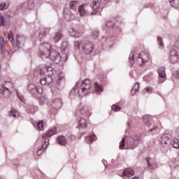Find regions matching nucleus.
I'll return each instance as SVG.
<instances>
[{
  "label": "nucleus",
  "instance_id": "f257e3e1",
  "mask_svg": "<svg viewBox=\"0 0 179 179\" xmlns=\"http://www.w3.org/2000/svg\"><path fill=\"white\" fill-rule=\"evenodd\" d=\"M51 45L48 43H42L38 56L41 59H48L55 64H59L61 62V56L59 53L54 50H51Z\"/></svg>",
  "mask_w": 179,
  "mask_h": 179
},
{
  "label": "nucleus",
  "instance_id": "f03ea898",
  "mask_svg": "<svg viewBox=\"0 0 179 179\" xmlns=\"http://www.w3.org/2000/svg\"><path fill=\"white\" fill-rule=\"evenodd\" d=\"M34 75L36 78H38V75L45 77L41 78L40 83L43 86L45 85H50L52 83V75H54V69L51 67V62L48 64H46L44 69H36L34 72Z\"/></svg>",
  "mask_w": 179,
  "mask_h": 179
},
{
  "label": "nucleus",
  "instance_id": "7ed1b4c3",
  "mask_svg": "<svg viewBox=\"0 0 179 179\" xmlns=\"http://www.w3.org/2000/svg\"><path fill=\"white\" fill-rule=\"evenodd\" d=\"M90 93V80L85 79L82 83H77L76 87L70 92V96L76 95L80 97H85Z\"/></svg>",
  "mask_w": 179,
  "mask_h": 179
},
{
  "label": "nucleus",
  "instance_id": "20e7f679",
  "mask_svg": "<svg viewBox=\"0 0 179 179\" xmlns=\"http://www.w3.org/2000/svg\"><path fill=\"white\" fill-rule=\"evenodd\" d=\"M141 141V135H134L132 137L124 136L120 142V149H124L125 144L127 149H135L138 144L135 142Z\"/></svg>",
  "mask_w": 179,
  "mask_h": 179
},
{
  "label": "nucleus",
  "instance_id": "39448f33",
  "mask_svg": "<svg viewBox=\"0 0 179 179\" xmlns=\"http://www.w3.org/2000/svg\"><path fill=\"white\" fill-rule=\"evenodd\" d=\"M135 57H136V62L139 65V66H142V65H145L146 62L149 61V55L143 52L139 53L137 56L136 55L134 54V52L130 53L129 57V62L131 65L135 64Z\"/></svg>",
  "mask_w": 179,
  "mask_h": 179
},
{
  "label": "nucleus",
  "instance_id": "423d86ee",
  "mask_svg": "<svg viewBox=\"0 0 179 179\" xmlns=\"http://www.w3.org/2000/svg\"><path fill=\"white\" fill-rule=\"evenodd\" d=\"M57 134V128H52L50 129L48 133H46L45 134H44L42 138L44 140V143L42 145V149L43 150H45V149H47V146H48L49 145V138H51L52 136V135H56Z\"/></svg>",
  "mask_w": 179,
  "mask_h": 179
},
{
  "label": "nucleus",
  "instance_id": "0eeeda50",
  "mask_svg": "<svg viewBox=\"0 0 179 179\" xmlns=\"http://www.w3.org/2000/svg\"><path fill=\"white\" fill-rule=\"evenodd\" d=\"M179 59V48L173 46L170 51L169 61L171 64H176Z\"/></svg>",
  "mask_w": 179,
  "mask_h": 179
},
{
  "label": "nucleus",
  "instance_id": "6e6552de",
  "mask_svg": "<svg viewBox=\"0 0 179 179\" xmlns=\"http://www.w3.org/2000/svg\"><path fill=\"white\" fill-rule=\"evenodd\" d=\"M27 90L34 97H37V94H42L43 87H37L34 84H29L27 87Z\"/></svg>",
  "mask_w": 179,
  "mask_h": 179
},
{
  "label": "nucleus",
  "instance_id": "1a4fd4ad",
  "mask_svg": "<svg viewBox=\"0 0 179 179\" xmlns=\"http://www.w3.org/2000/svg\"><path fill=\"white\" fill-rule=\"evenodd\" d=\"M87 117L81 115L78 118L79 125L77 126V128H86L87 127Z\"/></svg>",
  "mask_w": 179,
  "mask_h": 179
},
{
  "label": "nucleus",
  "instance_id": "9d476101",
  "mask_svg": "<svg viewBox=\"0 0 179 179\" xmlns=\"http://www.w3.org/2000/svg\"><path fill=\"white\" fill-rule=\"evenodd\" d=\"M161 145H170L171 142V136L169 134H163L160 138Z\"/></svg>",
  "mask_w": 179,
  "mask_h": 179
},
{
  "label": "nucleus",
  "instance_id": "9b49d317",
  "mask_svg": "<svg viewBox=\"0 0 179 179\" xmlns=\"http://www.w3.org/2000/svg\"><path fill=\"white\" fill-rule=\"evenodd\" d=\"M134 176H135V171L132 168L126 169L122 172V178L124 179L131 178V177H134Z\"/></svg>",
  "mask_w": 179,
  "mask_h": 179
},
{
  "label": "nucleus",
  "instance_id": "f8f14e48",
  "mask_svg": "<svg viewBox=\"0 0 179 179\" xmlns=\"http://www.w3.org/2000/svg\"><path fill=\"white\" fill-rule=\"evenodd\" d=\"M26 43V37L23 35H17L16 45L18 48H20L24 45Z\"/></svg>",
  "mask_w": 179,
  "mask_h": 179
},
{
  "label": "nucleus",
  "instance_id": "ddd939ff",
  "mask_svg": "<svg viewBox=\"0 0 179 179\" xmlns=\"http://www.w3.org/2000/svg\"><path fill=\"white\" fill-rule=\"evenodd\" d=\"M61 51L65 55V58H68V54H69V44L68 41H63L61 46Z\"/></svg>",
  "mask_w": 179,
  "mask_h": 179
},
{
  "label": "nucleus",
  "instance_id": "4468645a",
  "mask_svg": "<svg viewBox=\"0 0 179 179\" xmlns=\"http://www.w3.org/2000/svg\"><path fill=\"white\" fill-rule=\"evenodd\" d=\"M51 106L55 110H59L62 107V99L60 98H57L52 100Z\"/></svg>",
  "mask_w": 179,
  "mask_h": 179
},
{
  "label": "nucleus",
  "instance_id": "2eb2a0df",
  "mask_svg": "<svg viewBox=\"0 0 179 179\" xmlns=\"http://www.w3.org/2000/svg\"><path fill=\"white\" fill-rule=\"evenodd\" d=\"M3 86L4 87V91L6 92V93H7V94H10L15 85L10 81H6Z\"/></svg>",
  "mask_w": 179,
  "mask_h": 179
},
{
  "label": "nucleus",
  "instance_id": "dca6fc26",
  "mask_svg": "<svg viewBox=\"0 0 179 179\" xmlns=\"http://www.w3.org/2000/svg\"><path fill=\"white\" fill-rule=\"evenodd\" d=\"M92 8L93 12L92 13V15H96L99 13V10H100V3L99 2V0H92Z\"/></svg>",
  "mask_w": 179,
  "mask_h": 179
},
{
  "label": "nucleus",
  "instance_id": "f3484780",
  "mask_svg": "<svg viewBox=\"0 0 179 179\" xmlns=\"http://www.w3.org/2000/svg\"><path fill=\"white\" fill-rule=\"evenodd\" d=\"M143 121L144 127L149 128V127H151L153 123V118L152 116L145 115L143 118Z\"/></svg>",
  "mask_w": 179,
  "mask_h": 179
},
{
  "label": "nucleus",
  "instance_id": "a211bd4d",
  "mask_svg": "<svg viewBox=\"0 0 179 179\" xmlns=\"http://www.w3.org/2000/svg\"><path fill=\"white\" fill-rule=\"evenodd\" d=\"M64 13L65 19H66L69 22L75 19V15H73L69 8H64Z\"/></svg>",
  "mask_w": 179,
  "mask_h": 179
},
{
  "label": "nucleus",
  "instance_id": "6ab92c4d",
  "mask_svg": "<svg viewBox=\"0 0 179 179\" xmlns=\"http://www.w3.org/2000/svg\"><path fill=\"white\" fill-rule=\"evenodd\" d=\"M80 113L82 114L83 116L87 117V118H89V117H90V111L89 110V106L86 105L82 107V108L80 110Z\"/></svg>",
  "mask_w": 179,
  "mask_h": 179
},
{
  "label": "nucleus",
  "instance_id": "aec40b11",
  "mask_svg": "<svg viewBox=\"0 0 179 179\" xmlns=\"http://www.w3.org/2000/svg\"><path fill=\"white\" fill-rule=\"evenodd\" d=\"M78 12L80 16H87V15H89V13L87 12L86 4L81 5L78 8Z\"/></svg>",
  "mask_w": 179,
  "mask_h": 179
},
{
  "label": "nucleus",
  "instance_id": "412c9836",
  "mask_svg": "<svg viewBox=\"0 0 179 179\" xmlns=\"http://www.w3.org/2000/svg\"><path fill=\"white\" fill-rule=\"evenodd\" d=\"M37 110V106H36L34 104L29 103L27 106V111L29 114H34Z\"/></svg>",
  "mask_w": 179,
  "mask_h": 179
},
{
  "label": "nucleus",
  "instance_id": "4be33fe9",
  "mask_svg": "<svg viewBox=\"0 0 179 179\" xmlns=\"http://www.w3.org/2000/svg\"><path fill=\"white\" fill-rule=\"evenodd\" d=\"M69 34L70 36H71V37H75L76 38H78L81 36L80 32L77 31L73 28H71L69 29Z\"/></svg>",
  "mask_w": 179,
  "mask_h": 179
},
{
  "label": "nucleus",
  "instance_id": "5701e85b",
  "mask_svg": "<svg viewBox=\"0 0 179 179\" xmlns=\"http://www.w3.org/2000/svg\"><path fill=\"white\" fill-rule=\"evenodd\" d=\"M64 34H62V31H57L55 32V36H53V40L55 43H58V41H60L61 38H62Z\"/></svg>",
  "mask_w": 179,
  "mask_h": 179
},
{
  "label": "nucleus",
  "instance_id": "b1692460",
  "mask_svg": "<svg viewBox=\"0 0 179 179\" xmlns=\"http://www.w3.org/2000/svg\"><path fill=\"white\" fill-rule=\"evenodd\" d=\"M57 142L59 145L65 146V145H66V138L64 136H59L57 138Z\"/></svg>",
  "mask_w": 179,
  "mask_h": 179
},
{
  "label": "nucleus",
  "instance_id": "393cba45",
  "mask_svg": "<svg viewBox=\"0 0 179 179\" xmlns=\"http://www.w3.org/2000/svg\"><path fill=\"white\" fill-rule=\"evenodd\" d=\"M83 48L85 54L89 55L90 54V42L83 43Z\"/></svg>",
  "mask_w": 179,
  "mask_h": 179
},
{
  "label": "nucleus",
  "instance_id": "a878e982",
  "mask_svg": "<svg viewBox=\"0 0 179 179\" xmlns=\"http://www.w3.org/2000/svg\"><path fill=\"white\" fill-rule=\"evenodd\" d=\"M50 33V28H43L39 32V38H43V37H45L46 34Z\"/></svg>",
  "mask_w": 179,
  "mask_h": 179
},
{
  "label": "nucleus",
  "instance_id": "bb28decb",
  "mask_svg": "<svg viewBox=\"0 0 179 179\" xmlns=\"http://www.w3.org/2000/svg\"><path fill=\"white\" fill-rule=\"evenodd\" d=\"M33 124L34 127H35V128H38L39 131H43V129H44V122L43 120L33 123Z\"/></svg>",
  "mask_w": 179,
  "mask_h": 179
},
{
  "label": "nucleus",
  "instance_id": "cd10ccee",
  "mask_svg": "<svg viewBox=\"0 0 179 179\" xmlns=\"http://www.w3.org/2000/svg\"><path fill=\"white\" fill-rule=\"evenodd\" d=\"M145 161L148 164V169H150V170H153V169H155V164H153V159H152V158L148 157L146 158Z\"/></svg>",
  "mask_w": 179,
  "mask_h": 179
},
{
  "label": "nucleus",
  "instance_id": "c85d7f7f",
  "mask_svg": "<svg viewBox=\"0 0 179 179\" xmlns=\"http://www.w3.org/2000/svg\"><path fill=\"white\" fill-rule=\"evenodd\" d=\"M158 73L159 75V78L164 79V78H166V69L164 67H159L158 69Z\"/></svg>",
  "mask_w": 179,
  "mask_h": 179
},
{
  "label": "nucleus",
  "instance_id": "c756f323",
  "mask_svg": "<svg viewBox=\"0 0 179 179\" xmlns=\"http://www.w3.org/2000/svg\"><path fill=\"white\" fill-rule=\"evenodd\" d=\"M63 82H65V75H64V73H61L59 76L58 80H56L57 86H59V85H61V83H62Z\"/></svg>",
  "mask_w": 179,
  "mask_h": 179
},
{
  "label": "nucleus",
  "instance_id": "7c9ffc66",
  "mask_svg": "<svg viewBox=\"0 0 179 179\" xmlns=\"http://www.w3.org/2000/svg\"><path fill=\"white\" fill-rule=\"evenodd\" d=\"M9 115L10 117L17 118L19 117V112H17V110H16L14 108H11L10 110L9 111Z\"/></svg>",
  "mask_w": 179,
  "mask_h": 179
},
{
  "label": "nucleus",
  "instance_id": "2f4dec72",
  "mask_svg": "<svg viewBox=\"0 0 179 179\" xmlns=\"http://www.w3.org/2000/svg\"><path fill=\"white\" fill-rule=\"evenodd\" d=\"M95 92L96 94H101L103 92V87L99 85L97 83H94Z\"/></svg>",
  "mask_w": 179,
  "mask_h": 179
},
{
  "label": "nucleus",
  "instance_id": "473e14b6",
  "mask_svg": "<svg viewBox=\"0 0 179 179\" xmlns=\"http://www.w3.org/2000/svg\"><path fill=\"white\" fill-rule=\"evenodd\" d=\"M138 90H139V83H136V84H134L131 90V96H134V94H136V92H138Z\"/></svg>",
  "mask_w": 179,
  "mask_h": 179
},
{
  "label": "nucleus",
  "instance_id": "72a5a7b5",
  "mask_svg": "<svg viewBox=\"0 0 179 179\" xmlns=\"http://www.w3.org/2000/svg\"><path fill=\"white\" fill-rule=\"evenodd\" d=\"M170 144L175 149L179 148V140L177 138H174L170 143Z\"/></svg>",
  "mask_w": 179,
  "mask_h": 179
},
{
  "label": "nucleus",
  "instance_id": "f704fd0d",
  "mask_svg": "<svg viewBox=\"0 0 179 179\" xmlns=\"http://www.w3.org/2000/svg\"><path fill=\"white\" fill-rule=\"evenodd\" d=\"M169 3L173 8H179V0H169Z\"/></svg>",
  "mask_w": 179,
  "mask_h": 179
},
{
  "label": "nucleus",
  "instance_id": "c9c22d12",
  "mask_svg": "<svg viewBox=\"0 0 179 179\" xmlns=\"http://www.w3.org/2000/svg\"><path fill=\"white\" fill-rule=\"evenodd\" d=\"M9 8V2H3L0 3V10H6Z\"/></svg>",
  "mask_w": 179,
  "mask_h": 179
},
{
  "label": "nucleus",
  "instance_id": "e433bc0d",
  "mask_svg": "<svg viewBox=\"0 0 179 179\" xmlns=\"http://www.w3.org/2000/svg\"><path fill=\"white\" fill-rule=\"evenodd\" d=\"M5 23H6V19L5 18V16L0 13V27L5 26Z\"/></svg>",
  "mask_w": 179,
  "mask_h": 179
},
{
  "label": "nucleus",
  "instance_id": "4c0bfd02",
  "mask_svg": "<svg viewBox=\"0 0 179 179\" xmlns=\"http://www.w3.org/2000/svg\"><path fill=\"white\" fill-rule=\"evenodd\" d=\"M0 47L2 52L5 51V39L3 37L0 36Z\"/></svg>",
  "mask_w": 179,
  "mask_h": 179
},
{
  "label": "nucleus",
  "instance_id": "58836bf2",
  "mask_svg": "<svg viewBox=\"0 0 179 179\" xmlns=\"http://www.w3.org/2000/svg\"><path fill=\"white\" fill-rule=\"evenodd\" d=\"M27 6L29 10L34 9V2H33V0H29L27 1Z\"/></svg>",
  "mask_w": 179,
  "mask_h": 179
},
{
  "label": "nucleus",
  "instance_id": "ea45409f",
  "mask_svg": "<svg viewBox=\"0 0 179 179\" xmlns=\"http://www.w3.org/2000/svg\"><path fill=\"white\" fill-rule=\"evenodd\" d=\"M8 40H10V43H12V44H14L15 39L13 38V34H12L11 31H10L9 33L8 34Z\"/></svg>",
  "mask_w": 179,
  "mask_h": 179
},
{
  "label": "nucleus",
  "instance_id": "a19ab883",
  "mask_svg": "<svg viewBox=\"0 0 179 179\" xmlns=\"http://www.w3.org/2000/svg\"><path fill=\"white\" fill-rule=\"evenodd\" d=\"M159 131V127L157 125H154L153 128H151L148 130V132H152V134H156Z\"/></svg>",
  "mask_w": 179,
  "mask_h": 179
},
{
  "label": "nucleus",
  "instance_id": "79ce46f5",
  "mask_svg": "<svg viewBox=\"0 0 179 179\" xmlns=\"http://www.w3.org/2000/svg\"><path fill=\"white\" fill-rule=\"evenodd\" d=\"M5 93L6 92L5 91V88L3 87V85L0 84V97L5 96Z\"/></svg>",
  "mask_w": 179,
  "mask_h": 179
},
{
  "label": "nucleus",
  "instance_id": "37998d69",
  "mask_svg": "<svg viewBox=\"0 0 179 179\" xmlns=\"http://www.w3.org/2000/svg\"><path fill=\"white\" fill-rule=\"evenodd\" d=\"M66 136H67L68 139H70V141H75V139H76L75 136L73 135V134L71 132H68L66 134Z\"/></svg>",
  "mask_w": 179,
  "mask_h": 179
},
{
  "label": "nucleus",
  "instance_id": "c03bdc74",
  "mask_svg": "<svg viewBox=\"0 0 179 179\" xmlns=\"http://www.w3.org/2000/svg\"><path fill=\"white\" fill-rule=\"evenodd\" d=\"M157 40H158V43L159 45V46L162 48H164V44L163 43V38L158 36Z\"/></svg>",
  "mask_w": 179,
  "mask_h": 179
},
{
  "label": "nucleus",
  "instance_id": "a18cd8bd",
  "mask_svg": "<svg viewBox=\"0 0 179 179\" xmlns=\"http://www.w3.org/2000/svg\"><path fill=\"white\" fill-rule=\"evenodd\" d=\"M78 3V1H72L70 2L69 6L72 9H75L76 8V4Z\"/></svg>",
  "mask_w": 179,
  "mask_h": 179
},
{
  "label": "nucleus",
  "instance_id": "49530a36",
  "mask_svg": "<svg viewBox=\"0 0 179 179\" xmlns=\"http://www.w3.org/2000/svg\"><path fill=\"white\" fill-rule=\"evenodd\" d=\"M114 26H115V24H114V22L109 21L107 24H106V27H108V29H114Z\"/></svg>",
  "mask_w": 179,
  "mask_h": 179
},
{
  "label": "nucleus",
  "instance_id": "de8ad7c7",
  "mask_svg": "<svg viewBox=\"0 0 179 179\" xmlns=\"http://www.w3.org/2000/svg\"><path fill=\"white\" fill-rule=\"evenodd\" d=\"M112 110H113V111H120L121 110V107L117 104H114L112 106Z\"/></svg>",
  "mask_w": 179,
  "mask_h": 179
},
{
  "label": "nucleus",
  "instance_id": "09e8293b",
  "mask_svg": "<svg viewBox=\"0 0 179 179\" xmlns=\"http://www.w3.org/2000/svg\"><path fill=\"white\" fill-rule=\"evenodd\" d=\"M46 103H47V101L45 100V99L44 97H41L39 101V104L41 106H43V104H46Z\"/></svg>",
  "mask_w": 179,
  "mask_h": 179
},
{
  "label": "nucleus",
  "instance_id": "8fccbe9b",
  "mask_svg": "<svg viewBox=\"0 0 179 179\" xmlns=\"http://www.w3.org/2000/svg\"><path fill=\"white\" fill-rule=\"evenodd\" d=\"M97 36H99V30L96 29L95 31H92V36L94 37V38H97Z\"/></svg>",
  "mask_w": 179,
  "mask_h": 179
},
{
  "label": "nucleus",
  "instance_id": "3c124183",
  "mask_svg": "<svg viewBox=\"0 0 179 179\" xmlns=\"http://www.w3.org/2000/svg\"><path fill=\"white\" fill-rule=\"evenodd\" d=\"M85 142L87 143V145H90V135L85 136Z\"/></svg>",
  "mask_w": 179,
  "mask_h": 179
},
{
  "label": "nucleus",
  "instance_id": "603ef678",
  "mask_svg": "<svg viewBox=\"0 0 179 179\" xmlns=\"http://www.w3.org/2000/svg\"><path fill=\"white\" fill-rule=\"evenodd\" d=\"M74 45L76 48H77V50H79L80 48V42H79L78 41H76L74 43Z\"/></svg>",
  "mask_w": 179,
  "mask_h": 179
},
{
  "label": "nucleus",
  "instance_id": "864d4df0",
  "mask_svg": "<svg viewBox=\"0 0 179 179\" xmlns=\"http://www.w3.org/2000/svg\"><path fill=\"white\" fill-rule=\"evenodd\" d=\"M96 139H97V137H96V135L92 134L90 136V142H93L94 141H96Z\"/></svg>",
  "mask_w": 179,
  "mask_h": 179
},
{
  "label": "nucleus",
  "instance_id": "5fc2aeb1",
  "mask_svg": "<svg viewBox=\"0 0 179 179\" xmlns=\"http://www.w3.org/2000/svg\"><path fill=\"white\" fill-rule=\"evenodd\" d=\"M145 90H146V92H148V93H152V92H153V90L150 87H147L145 88Z\"/></svg>",
  "mask_w": 179,
  "mask_h": 179
},
{
  "label": "nucleus",
  "instance_id": "6e6d98bb",
  "mask_svg": "<svg viewBox=\"0 0 179 179\" xmlns=\"http://www.w3.org/2000/svg\"><path fill=\"white\" fill-rule=\"evenodd\" d=\"M37 155L38 156H41V155H43V150L39 149L37 152Z\"/></svg>",
  "mask_w": 179,
  "mask_h": 179
},
{
  "label": "nucleus",
  "instance_id": "4d7b16f0",
  "mask_svg": "<svg viewBox=\"0 0 179 179\" xmlns=\"http://www.w3.org/2000/svg\"><path fill=\"white\" fill-rule=\"evenodd\" d=\"M19 99L21 101H22V102L24 101V97H23V96H22V95L19 96Z\"/></svg>",
  "mask_w": 179,
  "mask_h": 179
},
{
  "label": "nucleus",
  "instance_id": "13d9d810",
  "mask_svg": "<svg viewBox=\"0 0 179 179\" xmlns=\"http://www.w3.org/2000/svg\"><path fill=\"white\" fill-rule=\"evenodd\" d=\"M102 163L103 164V166L106 167V166H107V161L106 159H103L102 160Z\"/></svg>",
  "mask_w": 179,
  "mask_h": 179
},
{
  "label": "nucleus",
  "instance_id": "bf43d9fd",
  "mask_svg": "<svg viewBox=\"0 0 179 179\" xmlns=\"http://www.w3.org/2000/svg\"><path fill=\"white\" fill-rule=\"evenodd\" d=\"M127 125L128 127H131V120H129V121L127 122Z\"/></svg>",
  "mask_w": 179,
  "mask_h": 179
},
{
  "label": "nucleus",
  "instance_id": "052dcab7",
  "mask_svg": "<svg viewBox=\"0 0 179 179\" xmlns=\"http://www.w3.org/2000/svg\"><path fill=\"white\" fill-rule=\"evenodd\" d=\"M42 177H43V178H47V176H45L44 174H43L42 173Z\"/></svg>",
  "mask_w": 179,
  "mask_h": 179
},
{
  "label": "nucleus",
  "instance_id": "680f3d73",
  "mask_svg": "<svg viewBox=\"0 0 179 179\" xmlns=\"http://www.w3.org/2000/svg\"><path fill=\"white\" fill-rule=\"evenodd\" d=\"M104 1V2H110V1H111V0H103Z\"/></svg>",
  "mask_w": 179,
  "mask_h": 179
},
{
  "label": "nucleus",
  "instance_id": "e2e57ef3",
  "mask_svg": "<svg viewBox=\"0 0 179 179\" xmlns=\"http://www.w3.org/2000/svg\"><path fill=\"white\" fill-rule=\"evenodd\" d=\"M176 164H177V167H178V166H179V162H176Z\"/></svg>",
  "mask_w": 179,
  "mask_h": 179
},
{
  "label": "nucleus",
  "instance_id": "0e129e2a",
  "mask_svg": "<svg viewBox=\"0 0 179 179\" xmlns=\"http://www.w3.org/2000/svg\"><path fill=\"white\" fill-rule=\"evenodd\" d=\"M172 167H173L174 169H176L177 166H174V164L172 165Z\"/></svg>",
  "mask_w": 179,
  "mask_h": 179
}]
</instances>
